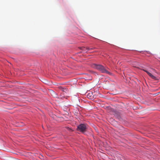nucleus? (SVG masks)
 <instances>
[{
  "instance_id": "nucleus-5",
  "label": "nucleus",
  "mask_w": 160,
  "mask_h": 160,
  "mask_svg": "<svg viewBox=\"0 0 160 160\" xmlns=\"http://www.w3.org/2000/svg\"><path fill=\"white\" fill-rule=\"evenodd\" d=\"M142 70L143 71H144V72H146L148 74V73H149V72H148V71H147V70H146L145 69H143Z\"/></svg>"
},
{
  "instance_id": "nucleus-2",
  "label": "nucleus",
  "mask_w": 160,
  "mask_h": 160,
  "mask_svg": "<svg viewBox=\"0 0 160 160\" xmlns=\"http://www.w3.org/2000/svg\"><path fill=\"white\" fill-rule=\"evenodd\" d=\"M87 129V125L84 124H80L78 125L77 130L82 133L86 132Z\"/></svg>"
},
{
  "instance_id": "nucleus-4",
  "label": "nucleus",
  "mask_w": 160,
  "mask_h": 160,
  "mask_svg": "<svg viewBox=\"0 0 160 160\" xmlns=\"http://www.w3.org/2000/svg\"><path fill=\"white\" fill-rule=\"evenodd\" d=\"M142 70L143 71H144V72H146L148 74V73H149V72H148V71H147V70H146L145 69H143Z\"/></svg>"
},
{
  "instance_id": "nucleus-1",
  "label": "nucleus",
  "mask_w": 160,
  "mask_h": 160,
  "mask_svg": "<svg viewBox=\"0 0 160 160\" xmlns=\"http://www.w3.org/2000/svg\"><path fill=\"white\" fill-rule=\"evenodd\" d=\"M94 67L102 73H106L110 75L111 73L107 70L102 65H101L95 64Z\"/></svg>"
},
{
  "instance_id": "nucleus-6",
  "label": "nucleus",
  "mask_w": 160,
  "mask_h": 160,
  "mask_svg": "<svg viewBox=\"0 0 160 160\" xmlns=\"http://www.w3.org/2000/svg\"><path fill=\"white\" fill-rule=\"evenodd\" d=\"M51 92H52V93H54V91H51Z\"/></svg>"
},
{
  "instance_id": "nucleus-3",
  "label": "nucleus",
  "mask_w": 160,
  "mask_h": 160,
  "mask_svg": "<svg viewBox=\"0 0 160 160\" xmlns=\"http://www.w3.org/2000/svg\"><path fill=\"white\" fill-rule=\"evenodd\" d=\"M148 75L152 79H156V78L155 76L153 75L151 73L149 72V73H148Z\"/></svg>"
}]
</instances>
